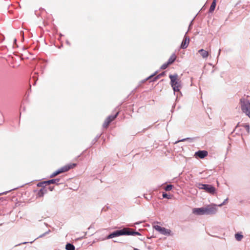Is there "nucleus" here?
<instances>
[{
  "mask_svg": "<svg viewBox=\"0 0 250 250\" xmlns=\"http://www.w3.org/2000/svg\"><path fill=\"white\" fill-rule=\"evenodd\" d=\"M217 208L215 205H209L205 208H194L193 213L195 214L201 215L204 214H213L216 213Z\"/></svg>",
  "mask_w": 250,
  "mask_h": 250,
  "instance_id": "obj_1",
  "label": "nucleus"
},
{
  "mask_svg": "<svg viewBox=\"0 0 250 250\" xmlns=\"http://www.w3.org/2000/svg\"><path fill=\"white\" fill-rule=\"evenodd\" d=\"M140 235L138 232L133 231L132 229L129 228H124L121 230H116L110 234L107 237V239L112 238L120 235Z\"/></svg>",
  "mask_w": 250,
  "mask_h": 250,
  "instance_id": "obj_2",
  "label": "nucleus"
},
{
  "mask_svg": "<svg viewBox=\"0 0 250 250\" xmlns=\"http://www.w3.org/2000/svg\"><path fill=\"white\" fill-rule=\"evenodd\" d=\"M169 78L170 79V83L174 91H179L181 87V81L176 74L170 75Z\"/></svg>",
  "mask_w": 250,
  "mask_h": 250,
  "instance_id": "obj_3",
  "label": "nucleus"
},
{
  "mask_svg": "<svg viewBox=\"0 0 250 250\" xmlns=\"http://www.w3.org/2000/svg\"><path fill=\"white\" fill-rule=\"evenodd\" d=\"M242 111L250 118V103L247 100L242 98L240 100Z\"/></svg>",
  "mask_w": 250,
  "mask_h": 250,
  "instance_id": "obj_4",
  "label": "nucleus"
},
{
  "mask_svg": "<svg viewBox=\"0 0 250 250\" xmlns=\"http://www.w3.org/2000/svg\"><path fill=\"white\" fill-rule=\"evenodd\" d=\"M76 166V164L75 163H71L64 166V167H62L58 170L54 172L50 175V177L53 178L58 175L59 174H61L63 172H66L68 171L69 169L73 168Z\"/></svg>",
  "mask_w": 250,
  "mask_h": 250,
  "instance_id": "obj_5",
  "label": "nucleus"
},
{
  "mask_svg": "<svg viewBox=\"0 0 250 250\" xmlns=\"http://www.w3.org/2000/svg\"><path fill=\"white\" fill-rule=\"evenodd\" d=\"M153 228L160 233L165 235H170L171 233V230L169 229H166L163 227H161L159 225H154Z\"/></svg>",
  "mask_w": 250,
  "mask_h": 250,
  "instance_id": "obj_6",
  "label": "nucleus"
},
{
  "mask_svg": "<svg viewBox=\"0 0 250 250\" xmlns=\"http://www.w3.org/2000/svg\"><path fill=\"white\" fill-rule=\"evenodd\" d=\"M119 112H118L115 115H110L104 121V124H103V127L104 128H107L109 124L111 122H112L113 120L115 119V118L117 117L118 115Z\"/></svg>",
  "mask_w": 250,
  "mask_h": 250,
  "instance_id": "obj_7",
  "label": "nucleus"
},
{
  "mask_svg": "<svg viewBox=\"0 0 250 250\" xmlns=\"http://www.w3.org/2000/svg\"><path fill=\"white\" fill-rule=\"evenodd\" d=\"M59 181V179H52L47 181H44L42 182L39 183L37 184L38 187H43L45 186L49 185L51 184H58Z\"/></svg>",
  "mask_w": 250,
  "mask_h": 250,
  "instance_id": "obj_8",
  "label": "nucleus"
},
{
  "mask_svg": "<svg viewBox=\"0 0 250 250\" xmlns=\"http://www.w3.org/2000/svg\"><path fill=\"white\" fill-rule=\"evenodd\" d=\"M198 52L200 54L202 58L205 60H206L210 54V51H207L203 49L199 50Z\"/></svg>",
  "mask_w": 250,
  "mask_h": 250,
  "instance_id": "obj_9",
  "label": "nucleus"
},
{
  "mask_svg": "<svg viewBox=\"0 0 250 250\" xmlns=\"http://www.w3.org/2000/svg\"><path fill=\"white\" fill-rule=\"evenodd\" d=\"M208 154V152L206 150H199L195 153V156L203 159L206 157Z\"/></svg>",
  "mask_w": 250,
  "mask_h": 250,
  "instance_id": "obj_10",
  "label": "nucleus"
},
{
  "mask_svg": "<svg viewBox=\"0 0 250 250\" xmlns=\"http://www.w3.org/2000/svg\"><path fill=\"white\" fill-rule=\"evenodd\" d=\"M189 43V38L187 36H185L183 42L181 45V48L182 49H185L188 47Z\"/></svg>",
  "mask_w": 250,
  "mask_h": 250,
  "instance_id": "obj_11",
  "label": "nucleus"
},
{
  "mask_svg": "<svg viewBox=\"0 0 250 250\" xmlns=\"http://www.w3.org/2000/svg\"><path fill=\"white\" fill-rule=\"evenodd\" d=\"M204 189L208 192V193H211V194H214L215 192V188L212 186L211 185H206V187H205Z\"/></svg>",
  "mask_w": 250,
  "mask_h": 250,
  "instance_id": "obj_12",
  "label": "nucleus"
},
{
  "mask_svg": "<svg viewBox=\"0 0 250 250\" xmlns=\"http://www.w3.org/2000/svg\"><path fill=\"white\" fill-rule=\"evenodd\" d=\"M45 185H44L43 187H42V188L39 191L37 196L39 197H43L44 194L47 192V189L45 188Z\"/></svg>",
  "mask_w": 250,
  "mask_h": 250,
  "instance_id": "obj_13",
  "label": "nucleus"
},
{
  "mask_svg": "<svg viewBox=\"0 0 250 250\" xmlns=\"http://www.w3.org/2000/svg\"><path fill=\"white\" fill-rule=\"evenodd\" d=\"M176 55L175 54H173L171 55V56L168 59L167 62H168L169 64H171L175 61V60H176Z\"/></svg>",
  "mask_w": 250,
  "mask_h": 250,
  "instance_id": "obj_14",
  "label": "nucleus"
},
{
  "mask_svg": "<svg viewBox=\"0 0 250 250\" xmlns=\"http://www.w3.org/2000/svg\"><path fill=\"white\" fill-rule=\"evenodd\" d=\"M215 6H216V0H213V1H212V2L210 6V8L209 9V12L210 13L214 11V10L215 8Z\"/></svg>",
  "mask_w": 250,
  "mask_h": 250,
  "instance_id": "obj_15",
  "label": "nucleus"
},
{
  "mask_svg": "<svg viewBox=\"0 0 250 250\" xmlns=\"http://www.w3.org/2000/svg\"><path fill=\"white\" fill-rule=\"evenodd\" d=\"M65 249L67 250H75V247L72 244L68 243L66 245Z\"/></svg>",
  "mask_w": 250,
  "mask_h": 250,
  "instance_id": "obj_16",
  "label": "nucleus"
},
{
  "mask_svg": "<svg viewBox=\"0 0 250 250\" xmlns=\"http://www.w3.org/2000/svg\"><path fill=\"white\" fill-rule=\"evenodd\" d=\"M235 238L238 241H240L243 238V235L239 234V233H236L235 235Z\"/></svg>",
  "mask_w": 250,
  "mask_h": 250,
  "instance_id": "obj_17",
  "label": "nucleus"
},
{
  "mask_svg": "<svg viewBox=\"0 0 250 250\" xmlns=\"http://www.w3.org/2000/svg\"><path fill=\"white\" fill-rule=\"evenodd\" d=\"M197 187L200 189H204L205 187H206V184L198 183L197 184Z\"/></svg>",
  "mask_w": 250,
  "mask_h": 250,
  "instance_id": "obj_18",
  "label": "nucleus"
},
{
  "mask_svg": "<svg viewBox=\"0 0 250 250\" xmlns=\"http://www.w3.org/2000/svg\"><path fill=\"white\" fill-rule=\"evenodd\" d=\"M170 65V64H169L168 62H167V63H165L163 64L161 66V68L162 69L164 70V69H166L168 66V65Z\"/></svg>",
  "mask_w": 250,
  "mask_h": 250,
  "instance_id": "obj_19",
  "label": "nucleus"
},
{
  "mask_svg": "<svg viewBox=\"0 0 250 250\" xmlns=\"http://www.w3.org/2000/svg\"><path fill=\"white\" fill-rule=\"evenodd\" d=\"M172 187V185H169L166 186L165 189L166 191H170L171 190Z\"/></svg>",
  "mask_w": 250,
  "mask_h": 250,
  "instance_id": "obj_20",
  "label": "nucleus"
},
{
  "mask_svg": "<svg viewBox=\"0 0 250 250\" xmlns=\"http://www.w3.org/2000/svg\"><path fill=\"white\" fill-rule=\"evenodd\" d=\"M163 197L164 198H167V199H170V196L168 195L166 193H163Z\"/></svg>",
  "mask_w": 250,
  "mask_h": 250,
  "instance_id": "obj_21",
  "label": "nucleus"
},
{
  "mask_svg": "<svg viewBox=\"0 0 250 250\" xmlns=\"http://www.w3.org/2000/svg\"><path fill=\"white\" fill-rule=\"evenodd\" d=\"M49 188V189L50 191H52V190H53V187H49V188Z\"/></svg>",
  "mask_w": 250,
  "mask_h": 250,
  "instance_id": "obj_22",
  "label": "nucleus"
},
{
  "mask_svg": "<svg viewBox=\"0 0 250 250\" xmlns=\"http://www.w3.org/2000/svg\"><path fill=\"white\" fill-rule=\"evenodd\" d=\"M159 76H157V77H155L154 80L153 81H155L156 80H157L159 78Z\"/></svg>",
  "mask_w": 250,
  "mask_h": 250,
  "instance_id": "obj_23",
  "label": "nucleus"
},
{
  "mask_svg": "<svg viewBox=\"0 0 250 250\" xmlns=\"http://www.w3.org/2000/svg\"><path fill=\"white\" fill-rule=\"evenodd\" d=\"M152 76H149V77L148 78V79H150L151 77H152Z\"/></svg>",
  "mask_w": 250,
  "mask_h": 250,
  "instance_id": "obj_24",
  "label": "nucleus"
},
{
  "mask_svg": "<svg viewBox=\"0 0 250 250\" xmlns=\"http://www.w3.org/2000/svg\"><path fill=\"white\" fill-rule=\"evenodd\" d=\"M2 194H6V192H3Z\"/></svg>",
  "mask_w": 250,
  "mask_h": 250,
  "instance_id": "obj_25",
  "label": "nucleus"
}]
</instances>
